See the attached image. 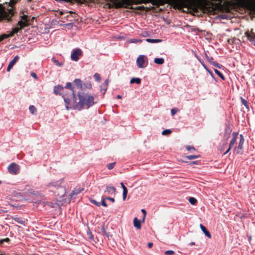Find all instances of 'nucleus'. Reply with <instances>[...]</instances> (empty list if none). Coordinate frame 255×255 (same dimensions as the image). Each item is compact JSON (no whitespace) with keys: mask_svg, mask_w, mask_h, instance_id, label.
Returning a JSON list of instances; mask_svg holds the SVG:
<instances>
[{"mask_svg":"<svg viewBox=\"0 0 255 255\" xmlns=\"http://www.w3.org/2000/svg\"><path fill=\"white\" fill-rule=\"evenodd\" d=\"M79 101L77 99L73 91V93L70 96L66 95L63 96L65 102L66 104V108H73L74 109L81 110L84 106L89 108L94 104V98L93 96L85 93H80L78 95Z\"/></svg>","mask_w":255,"mask_h":255,"instance_id":"f257e3e1","label":"nucleus"},{"mask_svg":"<svg viewBox=\"0 0 255 255\" xmlns=\"http://www.w3.org/2000/svg\"><path fill=\"white\" fill-rule=\"evenodd\" d=\"M18 0H10L8 3L10 8L7 9L8 13L4 10L2 5L0 4V20L3 19L7 20L10 19V17L14 14V9L12 6L16 3Z\"/></svg>","mask_w":255,"mask_h":255,"instance_id":"f03ea898","label":"nucleus"},{"mask_svg":"<svg viewBox=\"0 0 255 255\" xmlns=\"http://www.w3.org/2000/svg\"><path fill=\"white\" fill-rule=\"evenodd\" d=\"M116 7H127L133 3V0H110Z\"/></svg>","mask_w":255,"mask_h":255,"instance_id":"7ed1b4c3","label":"nucleus"},{"mask_svg":"<svg viewBox=\"0 0 255 255\" xmlns=\"http://www.w3.org/2000/svg\"><path fill=\"white\" fill-rule=\"evenodd\" d=\"M245 141L244 136L242 134L240 135V139L238 147L236 149L237 154H242L243 153V145Z\"/></svg>","mask_w":255,"mask_h":255,"instance_id":"20e7f679","label":"nucleus"},{"mask_svg":"<svg viewBox=\"0 0 255 255\" xmlns=\"http://www.w3.org/2000/svg\"><path fill=\"white\" fill-rule=\"evenodd\" d=\"M239 133L237 132H233L232 134V138L231 139L229 143V149H232L234 147L235 145L237 143V140L238 138Z\"/></svg>","mask_w":255,"mask_h":255,"instance_id":"39448f33","label":"nucleus"},{"mask_svg":"<svg viewBox=\"0 0 255 255\" xmlns=\"http://www.w3.org/2000/svg\"><path fill=\"white\" fill-rule=\"evenodd\" d=\"M27 18V16L26 15H23L21 16V19L18 22V24L20 26V28H22L28 25Z\"/></svg>","mask_w":255,"mask_h":255,"instance_id":"423d86ee","label":"nucleus"},{"mask_svg":"<svg viewBox=\"0 0 255 255\" xmlns=\"http://www.w3.org/2000/svg\"><path fill=\"white\" fill-rule=\"evenodd\" d=\"M82 54V52L81 50L78 49L74 50L71 54V59L75 61H77L79 59V56H80Z\"/></svg>","mask_w":255,"mask_h":255,"instance_id":"0eeeda50","label":"nucleus"},{"mask_svg":"<svg viewBox=\"0 0 255 255\" xmlns=\"http://www.w3.org/2000/svg\"><path fill=\"white\" fill-rule=\"evenodd\" d=\"M144 58L145 56L143 55H140L137 57L136 59V63L139 68H142L143 67Z\"/></svg>","mask_w":255,"mask_h":255,"instance_id":"6e6552de","label":"nucleus"},{"mask_svg":"<svg viewBox=\"0 0 255 255\" xmlns=\"http://www.w3.org/2000/svg\"><path fill=\"white\" fill-rule=\"evenodd\" d=\"M18 169V166L17 164L12 163L9 165L8 167V171L11 173L16 174Z\"/></svg>","mask_w":255,"mask_h":255,"instance_id":"1a4fd4ad","label":"nucleus"},{"mask_svg":"<svg viewBox=\"0 0 255 255\" xmlns=\"http://www.w3.org/2000/svg\"><path fill=\"white\" fill-rule=\"evenodd\" d=\"M9 220H10V223L11 224H14V222H15L20 224L25 225V222L18 217L11 216L9 218Z\"/></svg>","mask_w":255,"mask_h":255,"instance_id":"9d476101","label":"nucleus"},{"mask_svg":"<svg viewBox=\"0 0 255 255\" xmlns=\"http://www.w3.org/2000/svg\"><path fill=\"white\" fill-rule=\"evenodd\" d=\"M167 0L169 2H173L180 7H183V6H185V3L183 0Z\"/></svg>","mask_w":255,"mask_h":255,"instance_id":"9b49d317","label":"nucleus"},{"mask_svg":"<svg viewBox=\"0 0 255 255\" xmlns=\"http://www.w3.org/2000/svg\"><path fill=\"white\" fill-rule=\"evenodd\" d=\"M18 56L17 55L15 56V57L13 58V59L9 63L8 67L7 68V71H9L10 69L12 68V67L13 66V65L15 64V63L16 62V61L18 59Z\"/></svg>","mask_w":255,"mask_h":255,"instance_id":"f8f14e48","label":"nucleus"},{"mask_svg":"<svg viewBox=\"0 0 255 255\" xmlns=\"http://www.w3.org/2000/svg\"><path fill=\"white\" fill-rule=\"evenodd\" d=\"M133 225L137 229H140L141 228V222L139 220H138L137 218H134L133 219Z\"/></svg>","mask_w":255,"mask_h":255,"instance_id":"ddd939ff","label":"nucleus"},{"mask_svg":"<svg viewBox=\"0 0 255 255\" xmlns=\"http://www.w3.org/2000/svg\"><path fill=\"white\" fill-rule=\"evenodd\" d=\"M200 227L202 231L204 233V234L209 238H211V236L210 233L208 232V231L206 229V228L202 224L200 225Z\"/></svg>","mask_w":255,"mask_h":255,"instance_id":"4468645a","label":"nucleus"},{"mask_svg":"<svg viewBox=\"0 0 255 255\" xmlns=\"http://www.w3.org/2000/svg\"><path fill=\"white\" fill-rule=\"evenodd\" d=\"M121 186H122V187L123 188V200L125 201L126 200V198H127V196L128 190H127V188L126 187V186L123 184V183H121Z\"/></svg>","mask_w":255,"mask_h":255,"instance_id":"2eb2a0df","label":"nucleus"},{"mask_svg":"<svg viewBox=\"0 0 255 255\" xmlns=\"http://www.w3.org/2000/svg\"><path fill=\"white\" fill-rule=\"evenodd\" d=\"M184 156L189 160H193L194 159L198 158L200 157V155L196 154L190 155H185Z\"/></svg>","mask_w":255,"mask_h":255,"instance_id":"dca6fc26","label":"nucleus"},{"mask_svg":"<svg viewBox=\"0 0 255 255\" xmlns=\"http://www.w3.org/2000/svg\"><path fill=\"white\" fill-rule=\"evenodd\" d=\"M84 189L82 188H76L71 193L72 196H76L81 193L82 191H83Z\"/></svg>","mask_w":255,"mask_h":255,"instance_id":"f3484780","label":"nucleus"},{"mask_svg":"<svg viewBox=\"0 0 255 255\" xmlns=\"http://www.w3.org/2000/svg\"><path fill=\"white\" fill-rule=\"evenodd\" d=\"M109 193H115L116 189L113 186H107L106 187V190Z\"/></svg>","mask_w":255,"mask_h":255,"instance_id":"a211bd4d","label":"nucleus"},{"mask_svg":"<svg viewBox=\"0 0 255 255\" xmlns=\"http://www.w3.org/2000/svg\"><path fill=\"white\" fill-rule=\"evenodd\" d=\"M74 83L77 87H79L80 88H82V83L80 79H75L74 81Z\"/></svg>","mask_w":255,"mask_h":255,"instance_id":"6ab92c4d","label":"nucleus"},{"mask_svg":"<svg viewBox=\"0 0 255 255\" xmlns=\"http://www.w3.org/2000/svg\"><path fill=\"white\" fill-rule=\"evenodd\" d=\"M164 59L162 58H156L154 60V62L157 64L161 65L164 63Z\"/></svg>","mask_w":255,"mask_h":255,"instance_id":"aec40b11","label":"nucleus"},{"mask_svg":"<svg viewBox=\"0 0 255 255\" xmlns=\"http://www.w3.org/2000/svg\"><path fill=\"white\" fill-rule=\"evenodd\" d=\"M64 88L60 85H58L54 87V92L56 94H58L60 92L63 90Z\"/></svg>","mask_w":255,"mask_h":255,"instance_id":"412c9836","label":"nucleus"},{"mask_svg":"<svg viewBox=\"0 0 255 255\" xmlns=\"http://www.w3.org/2000/svg\"><path fill=\"white\" fill-rule=\"evenodd\" d=\"M146 41L148 42V43H159V42H161V39H154L148 38V39H146Z\"/></svg>","mask_w":255,"mask_h":255,"instance_id":"4be33fe9","label":"nucleus"},{"mask_svg":"<svg viewBox=\"0 0 255 255\" xmlns=\"http://www.w3.org/2000/svg\"><path fill=\"white\" fill-rule=\"evenodd\" d=\"M141 41H142V40H141V39H130L128 41V43H137V42H141Z\"/></svg>","mask_w":255,"mask_h":255,"instance_id":"5701e85b","label":"nucleus"},{"mask_svg":"<svg viewBox=\"0 0 255 255\" xmlns=\"http://www.w3.org/2000/svg\"><path fill=\"white\" fill-rule=\"evenodd\" d=\"M140 82H141V80L138 78H133L130 80L131 83H136L137 84H139L140 83Z\"/></svg>","mask_w":255,"mask_h":255,"instance_id":"b1692460","label":"nucleus"},{"mask_svg":"<svg viewBox=\"0 0 255 255\" xmlns=\"http://www.w3.org/2000/svg\"><path fill=\"white\" fill-rule=\"evenodd\" d=\"M214 72L217 74L222 80H225V77L224 75L218 70L214 69Z\"/></svg>","mask_w":255,"mask_h":255,"instance_id":"393cba45","label":"nucleus"},{"mask_svg":"<svg viewBox=\"0 0 255 255\" xmlns=\"http://www.w3.org/2000/svg\"><path fill=\"white\" fill-rule=\"evenodd\" d=\"M189 202L191 205H195L197 202V200L194 197H190L189 199Z\"/></svg>","mask_w":255,"mask_h":255,"instance_id":"a878e982","label":"nucleus"},{"mask_svg":"<svg viewBox=\"0 0 255 255\" xmlns=\"http://www.w3.org/2000/svg\"><path fill=\"white\" fill-rule=\"evenodd\" d=\"M94 78H95V80L96 81H97L98 82H100V81H101V76H100L99 74L95 73L94 74Z\"/></svg>","mask_w":255,"mask_h":255,"instance_id":"bb28decb","label":"nucleus"},{"mask_svg":"<svg viewBox=\"0 0 255 255\" xmlns=\"http://www.w3.org/2000/svg\"><path fill=\"white\" fill-rule=\"evenodd\" d=\"M171 131L170 129H165L162 131V135H169L171 133Z\"/></svg>","mask_w":255,"mask_h":255,"instance_id":"cd10ccee","label":"nucleus"},{"mask_svg":"<svg viewBox=\"0 0 255 255\" xmlns=\"http://www.w3.org/2000/svg\"><path fill=\"white\" fill-rule=\"evenodd\" d=\"M186 148L187 149V150L188 151H196V149L193 147V146H186Z\"/></svg>","mask_w":255,"mask_h":255,"instance_id":"c85d7f7f","label":"nucleus"},{"mask_svg":"<svg viewBox=\"0 0 255 255\" xmlns=\"http://www.w3.org/2000/svg\"><path fill=\"white\" fill-rule=\"evenodd\" d=\"M21 28L15 27L12 29L11 33L10 34V35H12L13 34L16 33L18 32V31Z\"/></svg>","mask_w":255,"mask_h":255,"instance_id":"c756f323","label":"nucleus"},{"mask_svg":"<svg viewBox=\"0 0 255 255\" xmlns=\"http://www.w3.org/2000/svg\"><path fill=\"white\" fill-rule=\"evenodd\" d=\"M29 109L30 112L33 114L36 112V109L33 106H30Z\"/></svg>","mask_w":255,"mask_h":255,"instance_id":"7c9ffc66","label":"nucleus"},{"mask_svg":"<svg viewBox=\"0 0 255 255\" xmlns=\"http://www.w3.org/2000/svg\"><path fill=\"white\" fill-rule=\"evenodd\" d=\"M115 162L110 163L107 166L108 168L109 169H112V168H114V167L115 166Z\"/></svg>","mask_w":255,"mask_h":255,"instance_id":"2f4dec72","label":"nucleus"},{"mask_svg":"<svg viewBox=\"0 0 255 255\" xmlns=\"http://www.w3.org/2000/svg\"><path fill=\"white\" fill-rule=\"evenodd\" d=\"M52 61L53 62H54V63L57 65V66H60L62 65V64L61 63H60L58 60H55V59H52Z\"/></svg>","mask_w":255,"mask_h":255,"instance_id":"473e14b6","label":"nucleus"},{"mask_svg":"<svg viewBox=\"0 0 255 255\" xmlns=\"http://www.w3.org/2000/svg\"><path fill=\"white\" fill-rule=\"evenodd\" d=\"M174 254V252L171 250H168L165 252V254L166 255H173Z\"/></svg>","mask_w":255,"mask_h":255,"instance_id":"72a5a7b5","label":"nucleus"},{"mask_svg":"<svg viewBox=\"0 0 255 255\" xmlns=\"http://www.w3.org/2000/svg\"><path fill=\"white\" fill-rule=\"evenodd\" d=\"M212 64L213 65H214V66L215 67H218L219 68H221L222 67V65H220L219 64L217 63H215V62H211Z\"/></svg>","mask_w":255,"mask_h":255,"instance_id":"f704fd0d","label":"nucleus"},{"mask_svg":"<svg viewBox=\"0 0 255 255\" xmlns=\"http://www.w3.org/2000/svg\"><path fill=\"white\" fill-rule=\"evenodd\" d=\"M241 101H242V104L244 105H245L246 107H248V103H247V101L246 100H245V99H244L243 98H241Z\"/></svg>","mask_w":255,"mask_h":255,"instance_id":"c9c22d12","label":"nucleus"},{"mask_svg":"<svg viewBox=\"0 0 255 255\" xmlns=\"http://www.w3.org/2000/svg\"><path fill=\"white\" fill-rule=\"evenodd\" d=\"M65 88H68V89H72L73 87L72 86V84L71 83H67L66 84Z\"/></svg>","mask_w":255,"mask_h":255,"instance_id":"e433bc0d","label":"nucleus"},{"mask_svg":"<svg viewBox=\"0 0 255 255\" xmlns=\"http://www.w3.org/2000/svg\"><path fill=\"white\" fill-rule=\"evenodd\" d=\"M141 211L143 214V221H144L146 215V212L144 209H141Z\"/></svg>","mask_w":255,"mask_h":255,"instance_id":"4c0bfd02","label":"nucleus"},{"mask_svg":"<svg viewBox=\"0 0 255 255\" xmlns=\"http://www.w3.org/2000/svg\"><path fill=\"white\" fill-rule=\"evenodd\" d=\"M177 112V109H172L171 111V113L172 115H174Z\"/></svg>","mask_w":255,"mask_h":255,"instance_id":"58836bf2","label":"nucleus"},{"mask_svg":"<svg viewBox=\"0 0 255 255\" xmlns=\"http://www.w3.org/2000/svg\"><path fill=\"white\" fill-rule=\"evenodd\" d=\"M93 203L95 204L96 205H97V206H100L101 205V204L99 202H96V201L95 200H91V201Z\"/></svg>","mask_w":255,"mask_h":255,"instance_id":"ea45409f","label":"nucleus"},{"mask_svg":"<svg viewBox=\"0 0 255 255\" xmlns=\"http://www.w3.org/2000/svg\"><path fill=\"white\" fill-rule=\"evenodd\" d=\"M102 205L104 206V207H107V203H106L105 201V199H103L102 201Z\"/></svg>","mask_w":255,"mask_h":255,"instance_id":"a19ab883","label":"nucleus"},{"mask_svg":"<svg viewBox=\"0 0 255 255\" xmlns=\"http://www.w3.org/2000/svg\"><path fill=\"white\" fill-rule=\"evenodd\" d=\"M7 37V35H2V36H0V41L4 39L5 38Z\"/></svg>","mask_w":255,"mask_h":255,"instance_id":"79ce46f5","label":"nucleus"},{"mask_svg":"<svg viewBox=\"0 0 255 255\" xmlns=\"http://www.w3.org/2000/svg\"><path fill=\"white\" fill-rule=\"evenodd\" d=\"M9 241V239L8 238H5L4 239L2 240L0 242H1V243H2L3 242H7Z\"/></svg>","mask_w":255,"mask_h":255,"instance_id":"37998d69","label":"nucleus"},{"mask_svg":"<svg viewBox=\"0 0 255 255\" xmlns=\"http://www.w3.org/2000/svg\"><path fill=\"white\" fill-rule=\"evenodd\" d=\"M31 76H32L34 78V79H37V76H36V74H35V73H32L31 74Z\"/></svg>","mask_w":255,"mask_h":255,"instance_id":"c03bdc74","label":"nucleus"},{"mask_svg":"<svg viewBox=\"0 0 255 255\" xmlns=\"http://www.w3.org/2000/svg\"><path fill=\"white\" fill-rule=\"evenodd\" d=\"M107 199L110 200V201H112V202H115V199L113 198L108 197L107 198Z\"/></svg>","mask_w":255,"mask_h":255,"instance_id":"a18cd8bd","label":"nucleus"},{"mask_svg":"<svg viewBox=\"0 0 255 255\" xmlns=\"http://www.w3.org/2000/svg\"><path fill=\"white\" fill-rule=\"evenodd\" d=\"M148 35H149V34H148V33L147 32H146V33H145L144 34H143H143H142V35L143 36H144V37L147 36H148Z\"/></svg>","mask_w":255,"mask_h":255,"instance_id":"49530a36","label":"nucleus"},{"mask_svg":"<svg viewBox=\"0 0 255 255\" xmlns=\"http://www.w3.org/2000/svg\"><path fill=\"white\" fill-rule=\"evenodd\" d=\"M152 243H149L148 244V247L149 248H151V247H152Z\"/></svg>","mask_w":255,"mask_h":255,"instance_id":"de8ad7c7","label":"nucleus"},{"mask_svg":"<svg viewBox=\"0 0 255 255\" xmlns=\"http://www.w3.org/2000/svg\"><path fill=\"white\" fill-rule=\"evenodd\" d=\"M231 149H229V147L228 148V149H227V150L224 153V154H227L229 151Z\"/></svg>","mask_w":255,"mask_h":255,"instance_id":"09e8293b","label":"nucleus"},{"mask_svg":"<svg viewBox=\"0 0 255 255\" xmlns=\"http://www.w3.org/2000/svg\"><path fill=\"white\" fill-rule=\"evenodd\" d=\"M245 34L248 37V38L249 39V33L248 32H246Z\"/></svg>","mask_w":255,"mask_h":255,"instance_id":"8fccbe9b","label":"nucleus"},{"mask_svg":"<svg viewBox=\"0 0 255 255\" xmlns=\"http://www.w3.org/2000/svg\"><path fill=\"white\" fill-rule=\"evenodd\" d=\"M192 164H198V162L197 161H193L191 163Z\"/></svg>","mask_w":255,"mask_h":255,"instance_id":"3c124183","label":"nucleus"},{"mask_svg":"<svg viewBox=\"0 0 255 255\" xmlns=\"http://www.w3.org/2000/svg\"><path fill=\"white\" fill-rule=\"evenodd\" d=\"M65 26H72V25L71 23L66 24Z\"/></svg>","mask_w":255,"mask_h":255,"instance_id":"603ef678","label":"nucleus"},{"mask_svg":"<svg viewBox=\"0 0 255 255\" xmlns=\"http://www.w3.org/2000/svg\"><path fill=\"white\" fill-rule=\"evenodd\" d=\"M117 98H118V99H121V98H122V97H121L120 95H118V96H117Z\"/></svg>","mask_w":255,"mask_h":255,"instance_id":"864d4df0","label":"nucleus"},{"mask_svg":"<svg viewBox=\"0 0 255 255\" xmlns=\"http://www.w3.org/2000/svg\"><path fill=\"white\" fill-rule=\"evenodd\" d=\"M190 244L191 245H195V243L194 242H191V243H190Z\"/></svg>","mask_w":255,"mask_h":255,"instance_id":"5fc2aeb1","label":"nucleus"},{"mask_svg":"<svg viewBox=\"0 0 255 255\" xmlns=\"http://www.w3.org/2000/svg\"><path fill=\"white\" fill-rule=\"evenodd\" d=\"M150 1L151 2H152V3H153V1H152V0H150Z\"/></svg>","mask_w":255,"mask_h":255,"instance_id":"6e6d98bb","label":"nucleus"},{"mask_svg":"<svg viewBox=\"0 0 255 255\" xmlns=\"http://www.w3.org/2000/svg\"><path fill=\"white\" fill-rule=\"evenodd\" d=\"M254 44L255 45V41L254 42Z\"/></svg>","mask_w":255,"mask_h":255,"instance_id":"4d7b16f0","label":"nucleus"},{"mask_svg":"<svg viewBox=\"0 0 255 255\" xmlns=\"http://www.w3.org/2000/svg\"><path fill=\"white\" fill-rule=\"evenodd\" d=\"M1 183V182L0 181V183Z\"/></svg>","mask_w":255,"mask_h":255,"instance_id":"13d9d810","label":"nucleus"}]
</instances>
